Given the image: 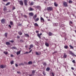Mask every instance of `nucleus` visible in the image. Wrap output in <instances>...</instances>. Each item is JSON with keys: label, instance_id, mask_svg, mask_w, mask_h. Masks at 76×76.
Here are the masks:
<instances>
[{"label": "nucleus", "instance_id": "e433bc0d", "mask_svg": "<svg viewBox=\"0 0 76 76\" xmlns=\"http://www.w3.org/2000/svg\"><path fill=\"white\" fill-rule=\"evenodd\" d=\"M73 23V22L72 21H70L69 22V25H70V24H72Z\"/></svg>", "mask_w": 76, "mask_h": 76}, {"label": "nucleus", "instance_id": "864d4df0", "mask_svg": "<svg viewBox=\"0 0 76 76\" xmlns=\"http://www.w3.org/2000/svg\"><path fill=\"white\" fill-rule=\"evenodd\" d=\"M52 76H54V73H53L52 72Z\"/></svg>", "mask_w": 76, "mask_h": 76}, {"label": "nucleus", "instance_id": "c03bdc74", "mask_svg": "<svg viewBox=\"0 0 76 76\" xmlns=\"http://www.w3.org/2000/svg\"><path fill=\"white\" fill-rule=\"evenodd\" d=\"M10 42H11L13 43V42H14V41L13 40H11V41H10Z\"/></svg>", "mask_w": 76, "mask_h": 76}, {"label": "nucleus", "instance_id": "774afa93", "mask_svg": "<svg viewBox=\"0 0 76 76\" xmlns=\"http://www.w3.org/2000/svg\"><path fill=\"white\" fill-rule=\"evenodd\" d=\"M17 73H19V72H17Z\"/></svg>", "mask_w": 76, "mask_h": 76}, {"label": "nucleus", "instance_id": "79ce46f5", "mask_svg": "<svg viewBox=\"0 0 76 76\" xmlns=\"http://www.w3.org/2000/svg\"><path fill=\"white\" fill-rule=\"evenodd\" d=\"M18 54H19V51L17 52V55H18Z\"/></svg>", "mask_w": 76, "mask_h": 76}, {"label": "nucleus", "instance_id": "37998d69", "mask_svg": "<svg viewBox=\"0 0 76 76\" xmlns=\"http://www.w3.org/2000/svg\"><path fill=\"white\" fill-rule=\"evenodd\" d=\"M54 26H57V23H55L54 24Z\"/></svg>", "mask_w": 76, "mask_h": 76}, {"label": "nucleus", "instance_id": "0eeeda50", "mask_svg": "<svg viewBox=\"0 0 76 76\" xmlns=\"http://www.w3.org/2000/svg\"><path fill=\"white\" fill-rule=\"evenodd\" d=\"M36 54L37 56H39L41 54V52H39V53L36 52Z\"/></svg>", "mask_w": 76, "mask_h": 76}, {"label": "nucleus", "instance_id": "9d476101", "mask_svg": "<svg viewBox=\"0 0 76 76\" xmlns=\"http://www.w3.org/2000/svg\"><path fill=\"white\" fill-rule=\"evenodd\" d=\"M29 15L30 16H33L34 15L33 12H30L29 13Z\"/></svg>", "mask_w": 76, "mask_h": 76}, {"label": "nucleus", "instance_id": "8fccbe9b", "mask_svg": "<svg viewBox=\"0 0 76 76\" xmlns=\"http://www.w3.org/2000/svg\"><path fill=\"white\" fill-rule=\"evenodd\" d=\"M28 53H29V52H26V53H24V54H28Z\"/></svg>", "mask_w": 76, "mask_h": 76}, {"label": "nucleus", "instance_id": "49530a36", "mask_svg": "<svg viewBox=\"0 0 76 76\" xmlns=\"http://www.w3.org/2000/svg\"><path fill=\"white\" fill-rule=\"evenodd\" d=\"M72 62L73 63H75V60H73L72 61Z\"/></svg>", "mask_w": 76, "mask_h": 76}, {"label": "nucleus", "instance_id": "603ef678", "mask_svg": "<svg viewBox=\"0 0 76 76\" xmlns=\"http://www.w3.org/2000/svg\"><path fill=\"white\" fill-rule=\"evenodd\" d=\"M14 9H15V7H13L12 9V10H13Z\"/></svg>", "mask_w": 76, "mask_h": 76}, {"label": "nucleus", "instance_id": "338daca9", "mask_svg": "<svg viewBox=\"0 0 76 76\" xmlns=\"http://www.w3.org/2000/svg\"><path fill=\"white\" fill-rule=\"evenodd\" d=\"M29 76H32V74H31V75H29Z\"/></svg>", "mask_w": 76, "mask_h": 76}, {"label": "nucleus", "instance_id": "c9c22d12", "mask_svg": "<svg viewBox=\"0 0 76 76\" xmlns=\"http://www.w3.org/2000/svg\"><path fill=\"white\" fill-rule=\"evenodd\" d=\"M72 3H73V1H72L70 0L69 1V3H70V4H72Z\"/></svg>", "mask_w": 76, "mask_h": 76}, {"label": "nucleus", "instance_id": "393cba45", "mask_svg": "<svg viewBox=\"0 0 76 76\" xmlns=\"http://www.w3.org/2000/svg\"><path fill=\"white\" fill-rule=\"evenodd\" d=\"M34 25L35 26H38V24L37 23H35Z\"/></svg>", "mask_w": 76, "mask_h": 76}, {"label": "nucleus", "instance_id": "69168bd1", "mask_svg": "<svg viewBox=\"0 0 76 76\" xmlns=\"http://www.w3.org/2000/svg\"><path fill=\"white\" fill-rule=\"evenodd\" d=\"M54 53H54V52H53V53H52V54H54Z\"/></svg>", "mask_w": 76, "mask_h": 76}, {"label": "nucleus", "instance_id": "39448f33", "mask_svg": "<svg viewBox=\"0 0 76 76\" xmlns=\"http://www.w3.org/2000/svg\"><path fill=\"white\" fill-rule=\"evenodd\" d=\"M24 4L25 6H27L28 5V0H24Z\"/></svg>", "mask_w": 76, "mask_h": 76}, {"label": "nucleus", "instance_id": "e2e57ef3", "mask_svg": "<svg viewBox=\"0 0 76 76\" xmlns=\"http://www.w3.org/2000/svg\"><path fill=\"white\" fill-rule=\"evenodd\" d=\"M31 48L30 47V48H29V50H31Z\"/></svg>", "mask_w": 76, "mask_h": 76}, {"label": "nucleus", "instance_id": "2f4dec72", "mask_svg": "<svg viewBox=\"0 0 76 76\" xmlns=\"http://www.w3.org/2000/svg\"><path fill=\"white\" fill-rule=\"evenodd\" d=\"M12 49L13 50V49H15V50H16V47H12Z\"/></svg>", "mask_w": 76, "mask_h": 76}, {"label": "nucleus", "instance_id": "423d86ee", "mask_svg": "<svg viewBox=\"0 0 76 76\" xmlns=\"http://www.w3.org/2000/svg\"><path fill=\"white\" fill-rule=\"evenodd\" d=\"M20 4L21 6H23V1H19Z\"/></svg>", "mask_w": 76, "mask_h": 76}, {"label": "nucleus", "instance_id": "f704fd0d", "mask_svg": "<svg viewBox=\"0 0 76 76\" xmlns=\"http://www.w3.org/2000/svg\"><path fill=\"white\" fill-rule=\"evenodd\" d=\"M34 2H31V3L30 5H34Z\"/></svg>", "mask_w": 76, "mask_h": 76}, {"label": "nucleus", "instance_id": "0e129e2a", "mask_svg": "<svg viewBox=\"0 0 76 76\" xmlns=\"http://www.w3.org/2000/svg\"><path fill=\"white\" fill-rule=\"evenodd\" d=\"M54 53H57V51L54 52Z\"/></svg>", "mask_w": 76, "mask_h": 76}, {"label": "nucleus", "instance_id": "4d7b16f0", "mask_svg": "<svg viewBox=\"0 0 76 76\" xmlns=\"http://www.w3.org/2000/svg\"><path fill=\"white\" fill-rule=\"evenodd\" d=\"M23 63H21V64H20V65H23Z\"/></svg>", "mask_w": 76, "mask_h": 76}, {"label": "nucleus", "instance_id": "cd10ccee", "mask_svg": "<svg viewBox=\"0 0 76 76\" xmlns=\"http://www.w3.org/2000/svg\"><path fill=\"white\" fill-rule=\"evenodd\" d=\"M10 4V2H8L7 3L5 4V6H7V5H9Z\"/></svg>", "mask_w": 76, "mask_h": 76}, {"label": "nucleus", "instance_id": "f8f14e48", "mask_svg": "<svg viewBox=\"0 0 76 76\" xmlns=\"http://www.w3.org/2000/svg\"><path fill=\"white\" fill-rule=\"evenodd\" d=\"M29 11H32L33 10H34V9L31 7H30L29 9Z\"/></svg>", "mask_w": 76, "mask_h": 76}, {"label": "nucleus", "instance_id": "a211bd4d", "mask_svg": "<svg viewBox=\"0 0 76 76\" xmlns=\"http://www.w3.org/2000/svg\"><path fill=\"white\" fill-rule=\"evenodd\" d=\"M54 5L55 6H56V7H57L58 6V4L56 3V2H55L54 3Z\"/></svg>", "mask_w": 76, "mask_h": 76}, {"label": "nucleus", "instance_id": "c756f323", "mask_svg": "<svg viewBox=\"0 0 76 76\" xmlns=\"http://www.w3.org/2000/svg\"><path fill=\"white\" fill-rule=\"evenodd\" d=\"M64 48L66 49H67V48H68V46L67 45L64 46Z\"/></svg>", "mask_w": 76, "mask_h": 76}, {"label": "nucleus", "instance_id": "6ab92c4d", "mask_svg": "<svg viewBox=\"0 0 76 76\" xmlns=\"http://www.w3.org/2000/svg\"><path fill=\"white\" fill-rule=\"evenodd\" d=\"M48 34H49V36H51V35H53V33H52L50 32H49Z\"/></svg>", "mask_w": 76, "mask_h": 76}, {"label": "nucleus", "instance_id": "f03ea898", "mask_svg": "<svg viewBox=\"0 0 76 76\" xmlns=\"http://www.w3.org/2000/svg\"><path fill=\"white\" fill-rule=\"evenodd\" d=\"M1 23H4L6 22V20L5 19L3 18L1 20Z\"/></svg>", "mask_w": 76, "mask_h": 76}, {"label": "nucleus", "instance_id": "ea45409f", "mask_svg": "<svg viewBox=\"0 0 76 76\" xmlns=\"http://www.w3.org/2000/svg\"><path fill=\"white\" fill-rule=\"evenodd\" d=\"M43 65H44V66H46L47 65V64H46L45 62H44L43 63Z\"/></svg>", "mask_w": 76, "mask_h": 76}, {"label": "nucleus", "instance_id": "20e7f679", "mask_svg": "<svg viewBox=\"0 0 76 76\" xmlns=\"http://www.w3.org/2000/svg\"><path fill=\"white\" fill-rule=\"evenodd\" d=\"M40 20L41 22H42V23H44V22H45L44 19V18L42 17H41L40 18Z\"/></svg>", "mask_w": 76, "mask_h": 76}, {"label": "nucleus", "instance_id": "a19ab883", "mask_svg": "<svg viewBox=\"0 0 76 76\" xmlns=\"http://www.w3.org/2000/svg\"><path fill=\"white\" fill-rule=\"evenodd\" d=\"M8 26H9V28H10V29H11V28H12V26H10V25H9Z\"/></svg>", "mask_w": 76, "mask_h": 76}, {"label": "nucleus", "instance_id": "4be33fe9", "mask_svg": "<svg viewBox=\"0 0 76 76\" xmlns=\"http://www.w3.org/2000/svg\"><path fill=\"white\" fill-rule=\"evenodd\" d=\"M39 19V18H37L36 19H35L34 20L35 22H37V21H38Z\"/></svg>", "mask_w": 76, "mask_h": 76}, {"label": "nucleus", "instance_id": "ddd939ff", "mask_svg": "<svg viewBox=\"0 0 76 76\" xmlns=\"http://www.w3.org/2000/svg\"><path fill=\"white\" fill-rule=\"evenodd\" d=\"M24 36L26 37H28V38H29V34H24Z\"/></svg>", "mask_w": 76, "mask_h": 76}, {"label": "nucleus", "instance_id": "dca6fc26", "mask_svg": "<svg viewBox=\"0 0 76 76\" xmlns=\"http://www.w3.org/2000/svg\"><path fill=\"white\" fill-rule=\"evenodd\" d=\"M45 45H46V47H49V44L46 42L45 43Z\"/></svg>", "mask_w": 76, "mask_h": 76}, {"label": "nucleus", "instance_id": "b1692460", "mask_svg": "<svg viewBox=\"0 0 76 76\" xmlns=\"http://www.w3.org/2000/svg\"><path fill=\"white\" fill-rule=\"evenodd\" d=\"M50 70V68L49 67H48L46 68V70L47 71H49Z\"/></svg>", "mask_w": 76, "mask_h": 76}, {"label": "nucleus", "instance_id": "bb28decb", "mask_svg": "<svg viewBox=\"0 0 76 76\" xmlns=\"http://www.w3.org/2000/svg\"><path fill=\"white\" fill-rule=\"evenodd\" d=\"M4 36L6 38L7 37V33H6L4 34Z\"/></svg>", "mask_w": 76, "mask_h": 76}, {"label": "nucleus", "instance_id": "f257e3e1", "mask_svg": "<svg viewBox=\"0 0 76 76\" xmlns=\"http://www.w3.org/2000/svg\"><path fill=\"white\" fill-rule=\"evenodd\" d=\"M47 10L48 11H52L53 10V8L52 7H49L47 8Z\"/></svg>", "mask_w": 76, "mask_h": 76}, {"label": "nucleus", "instance_id": "aec40b11", "mask_svg": "<svg viewBox=\"0 0 76 76\" xmlns=\"http://www.w3.org/2000/svg\"><path fill=\"white\" fill-rule=\"evenodd\" d=\"M28 64H32V61H29L28 62Z\"/></svg>", "mask_w": 76, "mask_h": 76}, {"label": "nucleus", "instance_id": "58836bf2", "mask_svg": "<svg viewBox=\"0 0 76 76\" xmlns=\"http://www.w3.org/2000/svg\"><path fill=\"white\" fill-rule=\"evenodd\" d=\"M35 73V70H33L32 72V74H34V73Z\"/></svg>", "mask_w": 76, "mask_h": 76}, {"label": "nucleus", "instance_id": "680f3d73", "mask_svg": "<svg viewBox=\"0 0 76 76\" xmlns=\"http://www.w3.org/2000/svg\"><path fill=\"white\" fill-rule=\"evenodd\" d=\"M24 63L25 64H27V62H24Z\"/></svg>", "mask_w": 76, "mask_h": 76}, {"label": "nucleus", "instance_id": "473e14b6", "mask_svg": "<svg viewBox=\"0 0 76 76\" xmlns=\"http://www.w3.org/2000/svg\"><path fill=\"white\" fill-rule=\"evenodd\" d=\"M7 9V8L6 7H5L3 9L4 11H6Z\"/></svg>", "mask_w": 76, "mask_h": 76}, {"label": "nucleus", "instance_id": "5fc2aeb1", "mask_svg": "<svg viewBox=\"0 0 76 76\" xmlns=\"http://www.w3.org/2000/svg\"><path fill=\"white\" fill-rule=\"evenodd\" d=\"M15 66H16V67H18V64H15Z\"/></svg>", "mask_w": 76, "mask_h": 76}, {"label": "nucleus", "instance_id": "9b49d317", "mask_svg": "<svg viewBox=\"0 0 76 76\" xmlns=\"http://www.w3.org/2000/svg\"><path fill=\"white\" fill-rule=\"evenodd\" d=\"M42 35V33H40V34H37V36L39 38H41V36Z\"/></svg>", "mask_w": 76, "mask_h": 76}, {"label": "nucleus", "instance_id": "5701e85b", "mask_svg": "<svg viewBox=\"0 0 76 76\" xmlns=\"http://www.w3.org/2000/svg\"><path fill=\"white\" fill-rule=\"evenodd\" d=\"M69 47L70 48H71V49H72V50H73V48H74L71 45H69Z\"/></svg>", "mask_w": 76, "mask_h": 76}, {"label": "nucleus", "instance_id": "f3484780", "mask_svg": "<svg viewBox=\"0 0 76 76\" xmlns=\"http://www.w3.org/2000/svg\"><path fill=\"white\" fill-rule=\"evenodd\" d=\"M37 15H35L34 16V17H33V19H34V20H35V18H37Z\"/></svg>", "mask_w": 76, "mask_h": 76}, {"label": "nucleus", "instance_id": "412c9836", "mask_svg": "<svg viewBox=\"0 0 76 76\" xmlns=\"http://www.w3.org/2000/svg\"><path fill=\"white\" fill-rule=\"evenodd\" d=\"M10 63L11 64H14V61H10Z\"/></svg>", "mask_w": 76, "mask_h": 76}, {"label": "nucleus", "instance_id": "de8ad7c7", "mask_svg": "<svg viewBox=\"0 0 76 76\" xmlns=\"http://www.w3.org/2000/svg\"><path fill=\"white\" fill-rule=\"evenodd\" d=\"M20 35H22V32H20Z\"/></svg>", "mask_w": 76, "mask_h": 76}, {"label": "nucleus", "instance_id": "052dcab7", "mask_svg": "<svg viewBox=\"0 0 76 76\" xmlns=\"http://www.w3.org/2000/svg\"><path fill=\"white\" fill-rule=\"evenodd\" d=\"M36 33H38V32H39V31H36Z\"/></svg>", "mask_w": 76, "mask_h": 76}, {"label": "nucleus", "instance_id": "6e6d98bb", "mask_svg": "<svg viewBox=\"0 0 76 76\" xmlns=\"http://www.w3.org/2000/svg\"><path fill=\"white\" fill-rule=\"evenodd\" d=\"M71 69H72V70H74L75 69L73 68V67H71Z\"/></svg>", "mask_w": 76, "mask_h": 76}, {"label": "nucleus", "instance_id": "72a5a7b5", "mask_svg": "<svg viewBox=\"0 0 76 76\" xmlns=\"http://www.w3.org/2000/svg\"><path fill=\"white\" fill-rule=\"evenodd\" d=\"M36 8H37V9H40L41 7H40V6H38L36 7Z\"/></svg>", "mask_w": 76, "mask_h": 76}, {"label": "nucleus", "instance_id": "a18cd8bd", "mask_svg": "<svg viewBox=\"0 0 76 76\" xmlns=\"http://www.w3.org/2000/svg\"><path fill=\"white\" fill-rule=\"evenodd\" d=\"M10 56L11 57H14V56L12 54H11Z\"/></svg>", "mask_w": 76, "mask_h": 76}, {"label": "nucleus", "instance_id": "09e8293b", "mask_svg": "<svg viewBox=\"0 0 76 76\" xmlns=\"http://www.w3.org/2000/svg\"><path fill=\"white\" fill-rule=\"evenodd\" d=\"M20 42H23V41L22 40H20Z\"/></svg>", "mask_w": 76, "mask_h": 76}, {"label": "nucleus", "instance_id": "4c0bfd02", "mask_svg": "<svg viewBox=\"0 0 76 76\" xmlns=\"http://www.w3.org/2000/svg\"><path fill=\"white\" fill-rule=\"evenodd\" d=\"M43 75H44V76H45V75H46V74H45V72L44 71L43 72Z\"/></svg>", "mask_w": 76, "mask_h": 76}, {"label": "nucleus", "instance_id": "2eb2a0df", "mask_svg": "<svg viewBox=\"0 0 76 76\" xmlns=\"http://www.w3.org/2000/svg\"><path fill=\"white\" fill-rule=\"evenodd\" d=\"M6 44L7 45H10V42H6Z\"/></svg>", "mask_w": 76, "mask_h": 76}, {"label": "nucleus", "instance_id": "3c124183", "mask_svg": "<svg viewBox=\"0 0 76 76\" xmlns=\"http://www.w3.org/2000/svg\"><path fill=\"white\" fill-rule=\"evenodd\" d=\"M32 50L31 49V50L29 52V53H31V52H32Z\"/></svg>", "mask_w": 76, "mask_h": 76}, {"label": "nucleus", "instance_id": "4468645a", "mask_svg": "<svg viewBox=\"0 0 76 76\" xmlns=\"http://www.w3.org/2000/svg\"><path fill=\"white\" fill-rule=\"evenodd\" d=\"M64 6H65L66 7H67V4L66 3V2H64Z\"/></svg>", "mask_w": 76, "mask_h": 76}, {"label": "nucleus", "instance_id": "1a4fd4ad", "mask_svg": "<svg viewBox=\"0 0 76 76\" xmlns=\"http://www.w3.org/2000/svg\"><path fill=\"white\" fill-rule=\"evenodd\" d=\"M6 67V65H0V67L1 69H4Z\"/></svg>", "mask_w": 76, "mask_h": 76}, {"label": "nucleus", "instance_id": "7c9ffc66", "mask_svg": "<svg viewBox=\"0 0 76 76\" xmlns=\"http://www.w3.org/2000/svg\"><path fill=\"white\" fill-rule=\"evenodd\" d=\"M10 24L11 25H12L13 24V23L12 21H11L10 22Z\"/></svg>", "mask_w": 76, "mask_h": 76}, {"label": "nucleus", "instance_id": "c85d7f7f", "mask_svg": "<svg viewBox=\"0 0 76 76\" xmlns=\"http://www.w3.org/2000/svg\"><path fill=\"white\" fill-rule=\"evenodd\" d=\"M30 47H31V48H33L34 47V45H30Z\"/></svg>", "mask_w": 76, "mask_h": 76}, {"label": "nucleus", "instance_id": "13d9d810", "mask_svg": "<svg viewBox=\"0 0 76 76\" xmlns=\"http://www.w3.org/2000/svg\"><path fill=\"white\" fill-rule=\"evenodd\" d=\"M8 0H3V1H7Z\"/></svg>", "mask_w": 76, "mask_h": 76}, {"label": "nucleus", "instance_id": "6e6552de", "mask_svg": "<svg viewBox=\"0 0 76 76\" xmlns=\"http://www.w3.org/2000/svg\"><path fill=\"white\" fill-rule=\"evenodd\" d=\"M67 55L66 53H64V56H63L64 58H67Z\"/></svg>", "mask_w": 76, "mask_h": 76}, {"label": "nucleus", "instance_id": "bf43d9fd", "mask_svg": "<svg viewBox=\"0 0 76 76\" xmlns=\"http://www.w3.org/2000/svg\"><path fill=\"white\" fill-rule=\"evenodd\" d=\"M24 17L25 18H27V16H26V15H25Z\"/></svg>", "mask_w": 76, "mask_h": 76}, {"label": "nucleus", "instance_id": "a878e982", "mask_svg": "<svg viewBox=\"0 0 76 76\" xmlns=\"http://www.w3.org/2000/svg\"><path fill=\"white\" fill-rule=\"evenodd\" d=\"M4 54H5V55H7V54H8V52H7L4 51Z\"/></svg>", "mask_w": 76, "mask_h": 76}, {"label": "nucleus", "instance_id": "7ed1b4c3", "mask_svg": "<svg viewBox=\"0 0 76 76\" xmlns=\"http://www.w3.org/2000/svg\"><path fill=\"white\" fill-rule=\"evenodd\" d=\"M69 52L70 53V54L72 56H75V57H76V55H75L73 53H72V51H69Z\"/></svg>", "mask_w": 76, "mask_h": 76}]
</instances>
